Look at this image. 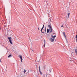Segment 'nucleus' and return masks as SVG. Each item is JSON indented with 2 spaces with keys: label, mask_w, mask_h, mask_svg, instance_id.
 I'll return each mask as SVG.
<instances>
[{
  "label": "nucleus",
  "mask_w": 77,
  "mask_h": 77,
  "mask_svg": "<svg viewBox=\"0 0 77 77\" xmlns=\"http://www.w3.org/2000/svg\"><path fill=\"white\" fill-rule=\"evenodd\" d=\"M8 39L9 41L10 44H12V37H8Z\"/></svg>",
  "instance_id": "1"
},
{
  "label": "nucleus",
  "mask_w": 77,
  "mask_h": 77,
  "mask_svg": "<svg viewBox=\"0 0 77 77\" xmlns=\"http://www.w3.org/2000/svg\"><path fill=\"white\" fill-rule=\"evenodd\" d=\"M19 57H20V59L21 62H22V61H23V57L21 55H20L19 56Z\"/></svg>",
  "instance_id": "2"
},
{
  "label": "nucleus",
  "mask_w": 77,
  "mask_h": 77,
  "mask_svg": "<svg viewBox=\"0 0 77 77\" xmlns=\"http://www.w3.org/2000/svg\"><path fill=\"white\" fill-rule=\"evenodd\" d=\"M53 34L55 35L54 36L53 35H51V38H54L56 37V35L55 34V33H54Z\"/></svg>",
  "instance_id": "3"
},
{
  "label": "nucleus",
  "mask_w": 77,
  "mask_h": 77,
  "mask_svg": "<svg viewBox=\"0 0 77 77\" xmlns=\"http://www.w3.org/2000/svg\"><path fill=\"white\" fill-rule=\"evenodd\" d=\"M38 69L39 70V72H40V74L41 75H42V72H41V69H40V66H39V65Z\"/></svg>",
  "instance_id": "4"
},
{
  "label": "nucleus",
  "mask_w": 77,
  "mask_h": 77,
  "mask_svg": "<svg viewBox=\"0 0 77 77\" xmlns=\"http://www.w3.org/2000/svg\"><path fill=\"white\" fill-rule=\"evenodd\" d=\"M51 41L52 42H54V38H51Z\"/></svg>",
  "instance_id": "5"
},
{
  "label": "nucleus",
  "mask_w": 77,
  "mask_h": 77,
  "mask_svg": "<svg viewBox=\"0 0 77 77\" xmlns=\"http://www.w3.org/2000/svg\"><path fill=\"white\" fill-rule=\"evenodd\" d=\"M52 31H53L52 28H49V31L50 32V33H51V32H52Z\"/></svg>",
  "instance_id": "6"
},
{
  "label": "nucleus",
  "mask_w": 77,
  "mask_h": 77,
  "mask_svg": "<svg viewBox=\"0 0 77 77\" xmlns=\"http://www.w3.org/2000/svg\"><path fill=\"white\" fill-rule=\"evenodd\" d=\"M45 44H46L45 39L44 40V47H45Z\"/></svg>",
  "instance_id": "7"
},
{
  "label": "nucleus",
  "mask_w": 77,
  "mask_h": 77,
  "mask_svg": "<svg viewBox=\"0 0 77 77\" xmlns=\"http://www.w3.org/2000/svg\"><path fill=\"white\" fill-rule=\"evenodd\" d=\"M70 14V13H68V15H67V18H69V16Z\"/></svg>",
  "instance_id": "8"
},
{
  "label": "nucleus",
  "mask_w": 77,
  "mask_h": 77,
  "mask_svg": "<svg viewBox=\"0 0 77 77\" xmlns=\"http://www.w3.org/2000/svg\"><path fill=\"white\" fill-rule=\"evenodd\" d=\"M44 8H47V4H45L44 5Z\"/></svg>",
  "instance_id": "9"
},
{
  "label": "nucleus",
  "mask_w": 77,
  "mask_h": 77,
  "mask_svg": "<svg viewBox=\"0 0 77 77\" xmlns=\"http://www.w3.org/2000/svg\"><path fill=\"white\" fill-rule=\"evenodd\" d=\"M46 31H47V29L46 27H45V33H47V32H46Z\"/></svg>",
  "instance_id": "10"
},
{
  "label": "nucleus",
  "mask_w": 77,
  "mask_h": 77,
  "mask_svg": "<svg viewBox=\"0 0 77 77\" xmlns=\"http://www.w3.org/2000/svg\"><path fill=\"white\" fill-rule=\"evenodd\" d=\"M48 27L49 28V29H50L51 28H52L51 27V25H48Z\"/></svg>",
  "instance_id": "11"
},
{
  "label": "nucleus",
  "mask_w": 77,
  "mask_h": 77,
  "mask_svg": "<svg viewBox=\"0 0 77 77\" xmlns=\"http://www.w3.org/2000/svg\"><path fill=\"white\" fill-rule=\"evenodd\" d=\"M47 33H49V29H47Z\"/></svg>",
  "instance_id": "12"
},
{
  "label": "nucleus",
  "mask_w": 77,
  "mask_h": 77,
  "mask_svg": "<svg viewBox=\"0 0 77 77\" xmlns=\"http://www.w3.org/2000/svg\"><path fill=\"white\" fill-rule=\"evenodd\" d=\"M42 30H43V29H42V28L41 29V32H42V33H44V32H42Z\"/></svg>",
  "instance_id": "13"
},
{
  "label": "nucleus",
  "mask_w": 77,
  "mask_h": 77,
  "mask_svg": "<svg viewBox=\"0 0 77 77\" xmlns=\"http://www.w3.org/2000/svg\"><path fill=\"white\" fill-rule=\"evenodd\" d=\"M47 71H49V72H50H50L51 71V70H50L49 69H48V70Z\"/></svg>",
  "instance_id": "14"
},
{
  "label": "nucleus",
  "mask_w": 77,
  "mask_h": 77,
  "mask_svg": "<svg viewBox=\"0 0 77 77\" xmlns=\"http://www.w3.org/2000/svg\"><path fill=\"white\" fill-rule=\"evenodd\" d=\"M75 54H77V49H75Z\"/></svg>",
  "instance_id": "15"
},
{
  "label": "nucleus",
  "mask_w": 77,
  "mask_h": 77,
  "mask_svg": "<svg viewBox=\"0 0 77 77\" xmlns=\"http://www.w3.org/2000/svg\"><path fill=\"white\" fill-rule=\"evenodd\" d=\"M12 56V55L10 54L8 56V57H11Z\"/></svg>",
  "instance_id": "16"
},
{
  "label": "nucleus",
  "mask_w": 77,
  "mask_h": 77,
  "mask_svg": "<svg viewBox=\"0 0 77 77\" xmlns=\"http://www.w3.org/2000/svg\"><path fill=\"white\" fill-rule=\"evenodd\" d=\"M44 27V25L43 24V26H42V29H43Z\"/></svg>",
  "instance_id": "17"
},
{
  "label": "nucleus",
  "mask_w": 77,
  "mask_h": 77,
  "mask_svg": "<svg viewBox=\"0 0 77 77\" xmlns=\"http://www.w3.org/2000/svg\"><path fill=\"white\" fill-rule=\"evenodd\" d=\"M26 70L24 69V71H23V72H24V74H26Z\"/></svg>",
  "instance_id": "18"
},
{
  "label": "nucleus",
  "mask_w": 77,
  "mask_h": 77,
  "mask_svg": "<svg viewBox=\"0 0 77 77\" xmlns=\"http://www.w3.org/2000/svg\"><path fill=\"white\" fill-rule=\"evenodd\" d=\"M63 33V35H65V33L64 32H62Z\"/></svg>",
  "instance_id": "19"
},
{
  "label": "nucleus",
  "mask_w": 77,
  "mask_h": 77,
  "mask_svg": "<svg viewBox=\"0 0 77 77\" xmlns=\"http://www.w3.org/2000/svg\"><path fill=\"white\" fill-rule=\"evenodd\" d=\"M64 36L65 39H66V35H64Z\"/></svg>",
  "instance_id": "20"
},
{
  "label": "nucleus",
  "mask_w": 77,
  "mask_h": 77,
  "mask_svg": "<svg viewBox=\"0 0 77 77\" xmlns=\"http://www.w3.org/2000/svg\"><path fill=\"white\" fill-rule=\"evenodd\" d=\"M38 30H39V27H38Z\"/></svg>",
  "instance_id": "21"
},
{
  "label": "nucleus",
  "mask_w": 77,
  "mask_h": 77,
  "mask_svg": "<svg viewBox=\"0 0 77 77\" xmlns=\"http://www.w3.org/2000/svg\"><path fill=\"white\" fill-rule=\"evenodd\" d=\"M2 62V60L1 59H0V62Z\"/></svg>",
  "instance_id": "22"
},
{
  "label": "nucleus",
  "mask_w": 77,
  "mask_h": 77,
  "mask_svg": "<svg viewBox=\"0 0 77 77\" xmlns=\"http://www.w3.org/2000/svg\"><path fill=\"white\" fill-rule=\"evenodd\" d=\"M27 71V72H29V70H28V71Z\"/></svg>",
  "instance_id": "23"
},
{
  "label": "nucleus",
  "mask_w": 77,
  "mask_h": 77,
  "mask_svg": "<svg viewBox=\"0 0 77 77\" xmlns=\"http://www.w3.org/2000/svg\"><path fill=\"white\" fill-rule=\"evenodd\" d=\"M61 27H63V25H62V26H61Z\"/></svg>",
  "instance_id": "24"
},
{
  "label": "nucleus",
  "mask_w": 77,
  "mask_h": 77,
  "mask_svg": "<svg viewBox=\"0 0 77 77\" xmlns=\"http://www.w3.org/2000/svg\"><path fill=\"white\" fill-rule=\"evenodd\" d=\"M66 41H67V38H66Z\"/></svg>",
  "instance_id": "25"
}]
</instances>
